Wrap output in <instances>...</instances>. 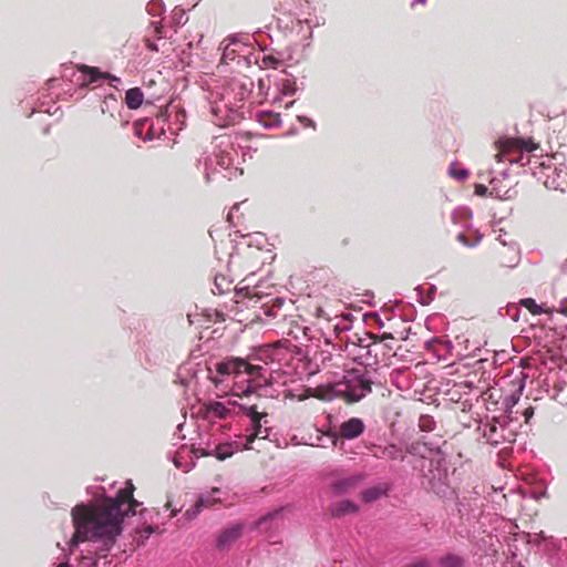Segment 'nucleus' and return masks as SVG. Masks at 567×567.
<instances>
[{
    "instance_id": "nucleus-5",
    "label": "nucleus",
    "mask_w": 567,
    "mask_h": 567,
    "mask_svg": "<svg viewBox=\"0 0 567 567\" xmlns=\"http://www.w3.org/2000/svg\"><path fill=\"white\" fill-rule=\"evenodd\" d=\"M235 360L237 365L233 375L231 395L245 396L270 384L266 368L251 365L241 359Z\"/></svg>"
},
{
    "instance_id": "nucleus-20",
    "label": "nucleus",
    "mask_w": 567,
    "mask_h": 567,
    "mask_svg": "<svg viewBox=\"0 0 567 567\" xmlns=\"http://www.w3.org/2000/svg\"><path fill=\"white\" fill-rule=\"evenodd\" d=\"M360 480H361L360 476H350V477L339 480L332 486L333 493L337 495L348 493L358 485Z\"/></svg>"
},
{
    "instance_id": "nucleus-39",
    "label": "nucleus",
    "mask_w": 567,
    "mask_h": 567,
    "mask_svg": "<svg viewBox=\"0 0 567 567\" xmlns=\"http://www.w3.org/2000/svg\"><path fill=\"white\" fill-rule=\"evenodd\" d=\"M406 451L411 454H416L419 453V443H412L408 449Z\"/></svg>"
},
{
    "instance_id": "nucleus-48",
    "label": "nucleus",
    "mask_w": 567,
    "mask_h": 567,
    "mask_svg": "<svg viewBox=\"0 0 567 567\" xmlns=\"http://www.w3.org/2000/svg\"><path fill=\"white\" fill-rule=\"evenodd\" d=\"M224 177L230 179L233 177V173L228 172L227 174H224Z\"/></svg>"
},
{
    "instance_id": "nucleus-43",
    "label": "nucleus",
    "mask_w": 567,
    "mask_h": 567,
    "mask_svg": "<svg viewBox=\"0 0 567 567\" xmlns=\"http://www.w3.org/2000/svg\"><path fill=\"white\" fill-rule=\"evenodd\" d=\"M458 386H460V388H468V389H471V388H472V384H471L470 382L465 381V382H461V383L458 384Z\"/></svg>"
},
{
    "instance_id": "nucleus-13",
    "label": "nucleus",
    "mask_w": 567,
    "mask_h": 567,
    "mask_svg": "<svg viewBox=\"0 0 567 567\" xmlns=\"http://www.w3.org/2000/svg\"><path fill=\"white\" fill-rule=\"evenodd\" d=\"M365 425L359 417H351L339 426V436L346 440L359 437L364 432Z\"/></svg>"
},
{
    "instance_id": "nucleus-26",
    "label": "nucleus",
    "mask_w": 567,
    "mask_h": 567,
    "mask_svg": "<svg viewBox=\"0 0 567 567\" xmlns=\"http://www.w3.org/2000/svg\"><path fill=\"white\" fill-rule=\"evenodd\" d=\"M157 527L155 526H152V525H147L145 527H143L142 529H137L135 532V536H134V540L135 543L138 545V546H142L145 544V542L148 539V537L157 532Z\"/></svg>"
},
{
    "instance_id": "nucleus-30",
    "label": "nucleus",
    "mask_w": 567,
    "mask_h": 567,
    "mask_svg": "<svg viewBox=\"0 0 567 567\" xmlns=\"http://www.w3.org/2000/svg\"><path fill=\"white\" fill-rule=\"evenodd\" d=\"M419 426L422 431L430 432L434 429V420L431 416H421Z\"/></svg>"
},
{
    "instance_id": "nucleus-16",
    "label": "nucleus",
    "mask_w": 567,
    "mask_h": 567,
    "mask_svg": "<svg viewBox=\"0 0 567 567\" xmlns=\"http://www.w3.org/2000/svg\"><path fill=\"white\" fill-rule=\"evenodd\" d=\"M498 259L502 266L514 267L518 261V251L515 246H507L502 241V248L498 251Z\"/></svg>"
},
{
    "instance_id": "nucleus-28",
    "label": "nucleus",
    "mask_w": 567,
    "mask_h": 567,
    "mask_svg": "<svg viewBox=\"0 0 567 567\" xmlns=\"http://www.w3.org/2000/svg\"><path fill=\"white\" fill-rule=\"evenodd\" d=\"M165 7L162 0H151L146 6V11L153 17H159L164 12Z\"/></svg>"
},
{
    "instance_id": "nucleus-53",
    "label": "nucleus",
    "mask_w": 567,
    "mask_h": 567,
    "mask_svg": "<svg viewBox=\"0 0 567 567\" xmlns=\"http://www.w3.org/2000/svg\"><path fill=\"white\" fill-rule=\"evenodd\" d=\"M563 313L567 316V309H564V310H563Z\"/></svg>"
},
{
    "instance_id": "nucleus-37",
    "label": "nucleus",
    "mask_w": 567,
    "mask_h": 567,
    "mask_svg": "<svg viewBox=\"0 0 567 567\" xmlns=\"http://www.w3.org/2000/svg\"><path fill=\"white\" fill-rule=\"evenodd\" d=\"M486 192H487L486 186L481 185V184H477V185L475 186V194H476V195L484 196V195L486 194Z\"/></svg>"
},
{
    "instance_id": "nucleus-8",
    "label": "nucleus",
    "mask_w": 567,
    "mask_h": 567,
    "mask_svg": "<svg viewBox=\"0 0 567 567\" xmlns=\"http://www.w3.org/2000/svg\"><path fill=\"white\" fill-rule=\"evenodd\" d=\"M218 142L212 156L205 161L206 178L209 181L210 174L218 172V168L228 172L233 164L231 143L226 137L217 138Z\"/></svg>"
},
{
    "instance_id": "nucleus-32",
    "label": "nucleus",
    "mask_w": 567,
    "mask_h": 567,
    "mask_svg": "<svg viewBox=\"0 0 567 567\" xmlns=\"http://www.w3.org/2000/svg\"><path fill=\"white\" fill-rule=\"evenodd\" d=\"M269 357L271 358V360H281V354L284 352V349L281 347H272L270 350H269Z\"/></svg>"
},
{
    "instance_id": "nucleus-35",
    "label": "nucleus",
    "mask_w": 567,
    "mask_h": 567,
    "mask_svg": "<svg viewBox=\"0 0 567 567\" xmlns=\"http://www.w3.org/2000/svg\"><path fill=\"white\" fill-rule=\"evenodd\" d=\"M104 101L99 100V106L96 110H94V113L96 114V117H103L105 110L103 106Z\"/></svg>"
},
{
    "instance_id": "nucleus-47",
    "label": "nucleus",
    "mask_w": 567,
    "mask_h": 567,
    "mask_svg": "<svg viewBox=\"0 0 567 567\" xmlns=\"http://www.w3.org/2000/svg\"><path fill=\"white\" fill-rule=\"evenodd\" d=\"M237 208H238V205H237V204L233 206L231 210H230V212H229V214H228V219H229V220L233 218V210H235V209H237Z\"/></svg>"
},
{
    "instance_id": "nucleus-50",
    "label": "nucleus",
    "mask_w": 567,
    "mask_h": 567,
    "mask_svg": "<svg viewBox=\"0 0 567 567\" xmlns=\"http://www.w3.org/2000/svg\"><path fill=\"white\" fill-rule=\"evenodd\" d=\"M295 103V101H290L289 103L286 104V109H289L292 104Z\"/></svg>"
},
{
    "instance_id": "nucleus-49",
    "label": "nucleus",
    "mask_w": 567,
    "mask_h": 567,
    "mask_svg": "<svg viewBox=\"0 0 567 567\" xmlns=\"http://www.w3.org/2000/svg\"><path fill=\"white\" fill-rule=\"evenodd\" d=\"M56 567H69V564L68 563H61Z\"/></svg>"
},
{
    "instance_id": "nucleus-19",
    "label": "nucleus",
    "mask_w": 567,
    "mask_h": 567,
    "mask_svg": "<svg viewBox=\"0 0 567 567\" xmlns=\"http://www.w3.org/2000/svg\"><path fill=\"white\" fill-rule=\"evenodd\" d=\"M241 534V526L239 524L226 528L218 537V546L226 547L236 540Z\"/></svg>"
},
{
    "instance_id": "nucleus-24",
    "label": "nucleus",
    "mask_w": 567,
    "mask_h": 567,
    "mask_svg": "<svg viewBox=\"0 0 567 567\" xmlns=\"http://www.w3.org/2000/svg\"><path fill=\"white\" fill-rule=\"evenodd\" d=\"M381 457L389 460H403L404 452L400 446L395 444H389L382 449Z\"/></svg>"
},
{
    "instance_id": "nucleus-23",
    "label": "nucleus",
    "mask_w": 567,
    "mask_h": 567,
    "mask_svg": "<svg viewBox=\"0 0 567 567\" xmlns=\"http://www.w3.org/2000/svg\"><path fill=\"white\" fill-rule=\"evenodd\" d=\"M144 95L140 87H133L126 91L125 93V103L132 109H138L143 103Z\"/></svg>"
},
{
    "instance_id": "nucleus-14",
    "label": "nucleus",
    "mask_w": 567,
    "mask_h": 567,
    "mask_svg": "<svg viewBox=\"0 0 567 567\" xmlns=\"http://www.w3.org/2000/svg\"><path fill=\"white\" fill-rule=\"evenodd\" d=\"M504 432L505 427L503 425L498 426L496 423H488L484 426L483 436L489 444L498 445L506 440Z\"/></svg>"
},
{
    "instance_id": "nucleus-52",
    "label": "nucleus",
    "mask_w": 567,
    "mask_h": 567,
    "mask_svg": "<svg viewBox=\"0 0 567 567\" xmlns=\"http://www.w3.org/2000/svg\"><path fill=\"white\" fill-rule=\"evenodd\" d=\"M416 2L424 3L425 0H415Z\"/></svg>"
},
{
    "instance_id": "nucleus-41",
    "label": "nucleus",
    "mask_w": 567,
    "mask_h": 567,
    "mask_svg": "<svg viewBox=\"0 0 567 567\" xmlns=\"http://www.w3.org/2000/svg\"><path fill=\"white\" fill-rule=\"evenodd\" d=\"M534 414V411L532 408H527L525 411H524V416H525V420L528 421Z\"/></svg>"
},
{
    "instance_id": "nucleus-17",
    "label": "nucleus",
    "mask_w": 567,
    "mask_h": 567,
    "mask_svg": "<svg viewBox=\"0 0 567 567\" xmlns=\"http://www.w3.org/2000/svg\"><path fill=\"white\" fill-rule=\"evenodd\" d=\"M279 94L274 97L272 103H279L284 96H291L297 92V84L293 79H282L278 84Z\"/></svg>"
},
{
    "instance_id": "nucleus-29",
    "label": "nucleus",
    "mask_w": 567,
    "mask_h": 567,
    "mask_svg": "<svg viewBox=\"0 0 567 567\" xmlns=\"http://www.w3.org/2000/svg\"><path fill=\"white\" fill-rule=\"evenodd\" d=\"M450 175L452 177H454L455 179L457 181H463L467 177L468 175V172L464 168H457V165L456 164H452L450 166Z\"/></svg>"
},
{
    "instance_id": "nucleus-40",
    "label": "nucleus",
    "mask_w": 567,
    "mask_h": 567,
    "mask_svg": "<svg viewBox=\"0 0 567 567\" xmlns=\"http://www.w3.org/2000/svg\"><path fill=\"white\" fill-rule=\"evenodd\" d=\"M146 47L152 51H158L157 45L151 39L145 40Z\"/></svg>"
},
{
    "instance_id": "nucleus-31",
    "label": "nucleus",
    "mask_w": 567,
    "mask_h": 567,
    "mask_svg": "<svg viewBox=\"0 0 567 567\" xmlns=\"http://www.w3.org/2000/svg\"><path fill=\"white\" fill-rule=\"evenodd\" d=\"M523 305L530 310L532 313H540V307L533 299L523 300Z\"/></svg>"
},
{
    "instance_id": "nucleus-21",
    "label": "nucleus",
    "mask_w": 567,
    "mask_h": 567,
    "mask_svg": "<svg viewBox=\"0 0 567 567\" xmlns=\"http://www.w3.org/2000/svg\"><path fill=\"white\" fill-rule=\"evenodd\" d=\"M257 121L266 128L278 127L281 124L280 115L275 112H258Z\"/></svg>"
},
{
    "instance_id": "nucleus-22",
    "label": "nucleus",
    "mask_w": 567,
    "mask_h": 567,
    "mask_svg": "<svg viewBox=\"0 0 567 567\" xmlns=\"http://www.w3.org/2000/svg\"><path fill=\"white\" fill-rule=\"evenodd\" d=\"M256 63L259 65L260 69H277L281 61L279 58L275 56L271 53L261 52L256 58Z\"/></svg>"
},
{
    "instance_id": "nucleus-45",
    "label": "nucleus",
    "mask_w": 567,
    "mask_h": 567,
    "mask_svg": "<svg viewBox=\"0 0 567 567\" xmlns=\"http://www.w3.org/2000/svg\"><path fill=\"white\" fill-rule=\"evenodd\" d=\"M379 344L378 343H372L370 346H368V354H370L373 350V348L378 347Z\"/></svg>"
},
{
    "instance_id": "nucleus-11",
    "label": "nucleus",
    "mask_w": 567,
    "mask_h": 567,
    "mask_svg": "<svg viewBox=\"0 0 567 567\" xmlns=\"http://www.w3.org/2000/svg\"><path fill=\"white\" fill-rule=\"evenodd\" d=\"M237 408L241 409L240 405H237L235 401H209L204 404L203 412L206 419L215 420V419H229L233 417L237 413Z\"/></svg>"
},
{
    "instance_id": "nucleus-25",
    "label": "nucleus",
    "mask_w": 567,
    "mask_h": 567,
    "mask_svg": "<svg viewBox=\"0 0 567 567\" xmlns=\"http://www.w3.org/2000/svg\"><path fill=\"white\" fill-rule=\"evenodd\" d=\"M385 492L386 488L381 485L373 486L362 492V499L367 503H370L380 498L382 495L385 494Z\"/></svg>"
},
{
    "instance_id": "nucleus-2",
    "label": "nucleus",
    "mask_w": 567,
    "mask_h": 567,
    "mask_svg": "<svg viewBox=\"0 0 567 567\" xmlns=\"http://www.w3.org/2000/svg\"><path fill=\"white\" fill-rule=\"evenodd\" d=\"M75 532L70 545L96 540L106 536V498L101 497L89 505H78L72 509Z\"/></svg>"
},
{
    "instance_id": "nucleus-51",
    "label": "nucleus",
    "mask_w": 567,
    "mask_h": 567,
    "mask_svg": "<svg viewBox=\"0 0 567 567\" xmlns=\"http://www.w3.org/2000/svg\"><path fill=\"white\" fill-rule=\"evenodd\" d=\"M107 79H109V81H113V80L115 81V80H117L116 78H114V76H112V75H110V74L107 75Z\"/></svg>"
},
{
    "instance_id": "nucleus-44",
    "label": "nucleus",
    "mask_w": 567,
    "mask_h": 567,
    "mask_svg": "<svg viewBox=\"0 0 567 567\" xmlns=\"http://www.w3.org/2000/svg\"><path fill=\"white\" fill-rule=\"evenodd\" d=\"M457 238H458V240H460V241H462L464 245H468V244H467V241H466V239H465V236H464L463 234H460Z\"/></svg>"
},
{
    "instance_id": "nucleus-36",
    "label": "nucleus",
    "mask_w": 567,
    "mask_h": 567,
    "mask_svg": "<svg viewBox=\"0 0 567 567\" xmlns=\"http://www.w3.org/2000/svg\"><path fill=\"white\" fill-rule=\"evenodd\" d=\"M184 16L185 13L183 10H175L173 13V18L176 20L178 24L183 23Z\"/></svg>"
},
{
    "instance_id": "nucleus-3",
    "label": "nucleus",
    "mask_w": 567,
    "mask_h": 567,
    "mask_svg": "<svg viewBox=\"0 0 567 567\" xmlns=\"http://www.w3.org/2000/svg\"><path fill=\"white\" fill-rule=\"evenodd\" d=\"M371 391V381L365 377L362 369L347 371L340 381L320 385L313 390L311 395L331 401L336 398L346 399L349 402L361 400Z\"/></svg>"
},
{
    "instance_id": "nucleus-10",
    "label": "nucleus",
    "mask_w": 567,
    "mask_h": 567,
    "mask_svg": "<svg viewBox=\"0 0 567 567\" xmlns=\"http://www.w3.org/2000/svg\"><path fill=\"white\" fill-rule=\"evenodd\" d=\"M231 502L233 495L228 489L213 487L209 492L204 493L198 497L195 504V509L193 512L188 509L186 515L189 518H193L202 508H207L214 506L215 504H231Z\"/></svg>"
},
{
    "instance_id": "nucleus-4",
    "label": "nucleus",
    "mask_w": 567,
    "mask_h": 567,
    "mask_svg": "<svg viewBox=\"0 0 567 567\" xmlns=\"http://www.w3.org/2000/svg\"><path fill=\"white\" fill-rule=\"evenodd\" d=\"M133 492L134 485L128 481L115 497H109V540L122 533L123 524L136 515L137 507L142 505L133 498Z\"/></svg>"
},
{
    "instance_id": "nucleus-27",
    "label": "nucleus",
    "mask_w": 567,
    "mask_h": 567,
    "mask_svg": "<svg viewBox=\"0 0 567 567\" xmlns=\"http://www.w3.org/2000/svg\"><path fill=\"white\" fill-rule=\"evenodd\" d=\"M440 565L442 567H462L463 559L454 554H447L440 558Z\"/></svg>"
},
{
    "instance_id": "nucleus-1",
    "label": "nucleus",
    "mask_w": 567,
    "mask_h": 567,
    "mask_svg": "<svg viewBox=\"0 0 567 567\" xmlns=\"http://www.w3.org/2000/svg\"><path fill=\"white\" fill-rule=\"evenodd\" d=\"M247 96V89L236 80L212 91L208 100L214 123L224 127L239 122L243 118V106Z\"/></svg>"
},
{
    "instance_id": "nucleus-7",
    "label": "nucleus",
    "mask_w": 567,
    "mask_h": 567,
    "mask_svg": "<svg viewBox=\"0 0 567 567\" xmlns=\"http://www.w3.org/2000/svg\"><path fill=\"white\" fill-rule=\"evenodd\" d=\"M497 153L495 158L497 162H508L511 164L526 165L529 162L528 154L536 148L530 140L522 138H501L496 142Z\"/></svg>"
},
{
    "instance_id": "nucleus-6",
    "label": "nucleus",
    "mask_w": 567,
    "mask_h": 567,
    "mask_svg": "<svg viewBox=\"0 0 567 567\" xmlns=\"http://www.w3.org/2000/svg\"><path fill=\"white\" fill-rule=\"evenodd\" d=\"M245 413L251 422V433L246 436L245 443L239 441L220 443L212 451H202L200 455L214 454L218 460L224 461L230 457L234 453L243 450L251 449V443L255 439H266L268 436V429L262 427L261 420L265 414L259 413L255 406L244 408Z\"/></svg>"
},
{
    "instance_id": "nucleus-12",
    "label": "nucleus",
    "mask_w": 567,
    "mask_h": 567,
    "mask_svg": "<svg viewBox=\"0 0 567 567\" xmlns=\"http://www.w3.org/2000/svg\"><path fill=\"white\" fill-rule=\"evenodd\" d=\"M103 79H106V73L101 72L97 68L81 64L76 66L71 81L75 85L84 87L97 83Z\"/></svg>"
},
{
    "instance_id": "nucleus-33",
    "label": "nucleus",
    "mask_w": 567,
    "mask_h": 567,
    "mask_svg": "<svg viewBox=\"0 0 567 567\" xmlns=\"http://www.w3.org/2000/svg\"><path fill=\"white\" fill-rule=\"evenodd\" d=\"M152 27H153V32L154 34H156L158 37V39H161V34H162V25H161V21H153L152 22Z\"/></svg>"
},
{
    "instance_id": "nucleus-34",
    "label": "nucleus",
    "mask_w": 567,
    "mask_h": 567,
    "mask_svg": "<svg viewBox=\"0 0 567 567\" xmlns=\"http://www.w3.org/2000/svg\"><path fill=\"white\" fill-rule=\"evenodd\" d=\"M181 457H182V455H181V453H178L174 458V463H175L176 467L182 468L184 472H188L189 466L188 465L183 466L181 463Z\"/></svg>"
},
{
    "instance_id": "nucleus-15",
    "label": "nucleus",
    "mask_w": 567,
    "mask_h": 567,
    "mask_svg": "<svg viewBox=\"0 0 567 567\" xmlns=\"http://www.w3.org/2000/svg\"><path fill=\"white\" fill-rule=\"evenodd\" d=\"M245 47L236 37H230L227 39V43H225L223 48L221 62L228 63V61H234L237 55L241 53V48Z\"/></svg>"
},
{
    "instance_id": "nucleus-18",
    "label": "nucleus",
    "mask_w": 567,
    "mask_h": 567,
    "mask_svg": "<svg viewBox=\"0 0 567 567\" xmlns=\"http://www.w3.org/2000/svg\"><path fill=\"white\" fill-rule=\"evenodd\" d=\"M358 511V506L351 501H339L331 505L330 512L333 516L340 517L348 514L355 513Z\"/></svg>"
},
{
    "instance_id": "nucleus-42",
    "label": "nucleus",
    "mask_w": 567,
    "mask_h": 567,
    "mask_svg": "<svg viewBox=\"0 0 567 567\" xmlns=\"http://www.w3.org/2000/svg\"><path fill=\"white\" fill-rule=\"evenodd\" d=\"M277 515H278L277 513H274V514H271V515H268L267 517H265V518H262V519H261L260 524H261V523H264V522H266V520H268V519H272V518L277 517Z\"/></svg>"
},
{
    "instance_id": "nucleus-38",
    "label": "nucleus",
    "mask_w": 567,
    "mask_h": 567,
    "mask_svg": "<svg viewBox=\"0 0 567 567\" xmlns=\"http://www.w3.org/2000/svg\"><path fill=\"white\" fill-rule=\"evenodd\" d=\"M298 121L306 126H315L313 122L306 116H298Z\"/></svg>"
},
{
    "instance_id": "nucleus-46",
    "label": "nucleus",
    "mask_w": 567,
    "mask_h": 567,
    "mask_svg": "<svg viewBox=\"0 0 567 567\" xmlns=\"http://www.w3.org/2000/svg\"><path fill=\"white\" fill-rule=\"evenodd\" d=\"M360 359L362 360L363 364H367V365L372 364V362H370V360L368 358H363V355H361Z\"/></svg>"
},
{
    "instance_id": "nucleus-9",
    "label": "nucleus",
    "mask_w": 567,
    "mask_h": 567,
    "mask_svg": "<svg viewBox=\"0 0 567 567\" xmlns=\"http://www.w3.org/2000/svg\"><path fill=\"white\" fill-rule=\"evenodd\" d=\"M236 365V360L230 359L216 363L215 370H210L209 378L217 390L226 394H231L233 375Z\"/></svg>"
}]
</instances>
